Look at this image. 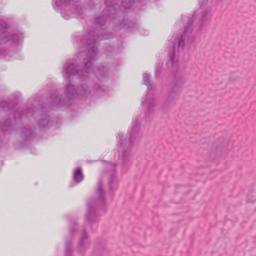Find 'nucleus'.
Returning <instances> with one entry per match:
<instances>
[{
	"label": "nucleus",
	"mask_w": 256,
	"mask_h": 256,
	"mask_svg": "<svg viewBox=\"0 0 256 256\" xmlns=\"http://www.w3.org/2000/svg\"><path fill=\"white\" fill-rule=\"evenodd\" d=\"M96 194L98 196L96 200H90L87 203L86 220L90 224L96 222L98 220L97 210L100 206H104L106 198L102 180H100L97 184Z\"/></svg>",
	"instance_id": "obj_5"
},
{
	"label": "nucleus",
	"mask_w": 256,
	"mask_h": 256,
	"mask_svg": "<svg viewBox=\"0 0 256 256\" xmlns=\"http://www.w3.org/2000/svg\"><path fill=\"white\" fill-rule=\"evenodd\" d=\"M134 0H105L106 8L102 16H98L94 19V23L97 26H104L106 22L110 19L114 20V24H118L120 28L132 29L136 27L135 22H128L124 17L122 18L120 13L128 10Z\"/></svg>",
	"instance_id": "obj_2"
},
{
	"label": "nucleus",
	"mask_w": 256,
	"mask_h": 256,
	"mask_svg": "<svg viewBox=\"0 0 256 256\" xmlns=\"http://www.w3.org/2000/svg\"><path fill=\"white\" fill-rule=\"evenodd\" d=\"M85 10L82 8L80 6L75 5L74 12L80 18H84V13Z\"/></svg>",
	"instance_id": "obj_16"
},
{
	"label": "nucleus",
	"mask_w": 256,
	"mask_h": 256,
	"mask_svg": "<svg viewBox=\"0 0 256 256\" xmlns=\"http://www.w3.org/2000/svg\"><path fill=\"white\" fill-rule=\"evenodd\" d=\"M194 14H195L194 13ZM194 18V14L189 16H182V20L184 22H187V26L184 27V32L180 38H171L168 40V60L167 62V66L168 68L171 69L174 72L178 71V60L175 58V48L176 43L178 42V50H183L184 46V42L186 40L188 42H192L194 38L192 36V32L193 28L192 25Z\"/></svg>",
	"instance_id": "obj_3"
},
{
	"label": "nucleus",
	"mask_w": 256,
	"mask_h": 256,
	"mask_svg": "<svg viewBox=\"0 0 256 256\" xmlns=\"http://www.w3.org/2000/svg\"><path fill=\"white\" fill-rule=\"evenodd\" d=\"M76 224V222L75 221H74L73 222H70V234L71 236H73L76 232V230L73 228V226Z\"/></svg>",
	"instance_id": "obj_18"
},
{
	"label": "nucleus",
	"mask_w": 256,
	"mask_h": 256,
	"mask_svg": "<svg viewBox=\"0 0 256 256\" xmlns=\"http://www.w3.org/2000/svg\"><path fill=\"white\" fill-rule=\"evenodd\" d=\"M72 243L70 240H66L65 245L64 256H72Z\"/></svg>",
	"instance_id": "obj_14"
},
{
	"label": "nucleus",
	"mask_w": 256,
	"mask_h": 256,
	"mask_svg": "<svg viewBox=\"0 0 256 256\" xmlns=\"http://www.w3.org/2000/svg\"><path fill=\"white\" fill-rule=\"evenodd\" d=\"M208 0H199V4L200 6H202L206 4Z\"/></svg>",
	"instance_id": "obj_19"
},
{
	"label": "nucleus",
	"mask_w": 256,
	"mask_h": 256,
	"mask_svg": "<svg viewBox=\"0 0 256 256\" xmlns=\"http://www.w3.org/2000/svg\"><path fill=\"white\" fill-rule=\"evenodd\" d=\"M254 195H256V198L254 199H250V197H252L253 195L252 194H250L248 196V200H250L251 202H254L256 200V193H254Z\"/></svg>",
	"instance_id": "obj_20"
},
{
	"label": "nucleus",
	"mask_w": 256,
	"mask_h": 256,
	"mask_svg": "<svg viewBox=\"0 0 256 256\" xmlns=\"http://www.w3.org/2000/svg\"><path fill=\"white\" fill-rule=\"evenodd\" d=\"M162 64H163L162 62L160 61H158V62L156 64V66H155V76H156L157 77V76H160L161 72H162Z\"/></svg>",
	"instance_id": "obj_17"
},
{
	"label": "nucleus",
	"mask_w": 256,
	"mask_h": 256,
	"mask_svg": "<svg viewBox=\"0 0 256 256\" xmlns=\"http://www.w3.org/2000/svg\"><path fill=\"white\" fill-rule=\"evenodd\" d=\"M211 18L210 11L204 10L202 12V16L200 20V28L207 24L210 21Z\"/></svg>",
	"instance_id": "obj_12"
},
{
	"label": "nucleus",
	"mask_w": 256,
	"mask_h": 256,
	"mask_svg": "<svg viewBox=\"0 0 256 256\" xmlns=\"http://www.w3.org/2000/svg\"><path fill=\"white\" fill-rule=\"evenodd\" d=\"M128 141L122 133L117 136L118 159L122 162V170L126 171L130 165V150L133 144L140 140L142 134L140 132V122L136 121L132 123V127L128 134Z\"/></svg>",
	"instance_id": "obj_4"
},
{
	"label": "nucleus",
	"mask_w": 256,
	"mask_h": 256,
	"mask_svg": "<svg viewBox=\"0 0 256 256\" xmlns=\"http://www.w3.org/2000/svg\"><path fill=\"white\" fill-rule=\"evenodd\" d=\"M88 38H84L82 40L86 46L80 48L78 60H68L62 68L63 76L66 82H70L72 78L75 76L82 80L76 88L70 84L66 86L64 92L69 100H84L93 96L100 97L103 96L106 91L100 84L89 79V75L92 72V62L96 59L98 48L95 46L96 42L109 39L112 34L102 30L94 29L88 32Z\"/></svg>",
	"instance_id": "obj_1"
},
{
	"label": "nucleus",
	"mask_w": 256,
	"mask_h": 256,
	"mask_svg": "<svg viewBox=\"0 0 256 256\" xmlns=\"http://www.w3.org/2000/svg\"><path fill=\"white\" fill-rule=\"evenodd\" d=\"M144 84L147 86V92L145 98H143L142 104L144 106L146 110L144 116L148 118L153 116L154 114V99L150 96V91L152 90V84L150 81V76L147 74H144L142 76Z\"/></svg>",
	"instance_id": "obj_7"
},
{
	"label": "nucleus",
	"mask_w": 256,
	"mask_h": 256,
	"mask_svg": "<svg viewBox=\"0 0 256 256\" xmlns=\"http://www.w3.org/2000/svg\"><path fill=\"white\" fill-rule=\"evenodd\" d=\"M88 238L86 230H84L78 245V249L79 252L82 254L88 248Z\"/></svg>",
	"instance_id": "obj_10"
},
{
	"label": "nucleus",
	"mask_w": 256,
	"mask_h": 256,
	"mask_svg": "<svg viewBox=\"0 0 256 256\" xmlns=\"http://www.w3.org/2000/svg\"><path fill=\"white\" fill-rule=\"evenodd\" d=\"M184 80L177 74H174V86L168 94L164 108H166L170 106H174L178 98L181 91L182 86L184 84Z\"/></svg>",
	"instance_id": "obj_6"
},
{
	"label": "nucleus",
	"mask_w": 256,
	"mask_h": 256,
	"mask_svg": "<svg viewBox=\"0 0 256 256\" xmlns=\"http://www.w3.org/2000/svg\"><path fill=\"white\" fill-rule=\"evenodd\" d=\"M50 100L52 102L49 104V109L54 106H60L64 105L70 104L69 102L67 100H62L56 94L54 93L50 94Z\"/></svg>",
	"instance_id": "obj_9"
},
{
	"label": "nucleus",
	"mask_w": 256,
	"mask_h": 256,
	"mask_svg": "<svg viewBox=\"0 0 256 256\" xmlns=\"http://www.w3.org/2000/svg\"><path fill=\"white\" fill-rule=\"evenodd\" d=\"M80 0H58L56 3L58 6H66L69 5L71 4L72 5L74 3L78 2Z\"/></svg>",
	"instance_id": "obj_15"
},
{
	"label": "nucleus",
	"mask_w": 256,
	"mask_h": 256,
	"mask_svg": "<svg viewBox=\"0 0 256 256\" xmlns=\"http://www.w3.org/2000/svg\"><path fill=\"white\" fill-rule=\"evenodd\" d=\"M84 178V175L80 167L76 168L74 172L73 180L76 184H79Z\"/></svg>",
	"instance_id": "obj_13"
},
{
	"label": "nucleus",
	"mask_w": 256,
	"mask_h": 256,
	"mask_svg": "<svg viewBox=\"0 0 256 256\" xmlns=\"http://www.w3.org/2000/svg\"><path fill=\"white\" fill-rule=\"evenodd\" d=\"M94 74L100 82H102L106 80L107 76V70L104 66L97 68L94 70Z\"/></svg>",
	"instance_id": "obj_11"
},
{
	"label": "nucleus",
	"mask_w": 256,
	"mask_h": 256,
	"mask_svg": "<svg viewBox=\"0 0 256 256\" xmlns=\"http://www.w3.org/2000/svg\"><path fill=\"white\" fill-rule=\"evenodd\" d=\"M105 173L108 176V185L109 190L113 194L118 188V181L116 175V164L106 162Z\"/></svg>",
	"instance_id": "obj_8"
}]
</instances>
